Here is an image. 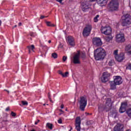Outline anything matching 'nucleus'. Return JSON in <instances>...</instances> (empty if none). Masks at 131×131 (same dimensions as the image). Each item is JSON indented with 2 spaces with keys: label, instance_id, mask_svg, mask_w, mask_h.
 I'll return each instance as SVG.
<instances>
[{
  "label": "nucleus",
  "instance_id": "30",
  "mask_svg": "<svg viewBox=\"0 0 131 131\" xmlns=\"http://www.w3.org/2000/svg\"><path fill=\"white\" fill-rule=\"evenodd\" d=\"M75 128L77 131H80L81 127H80V125H75Z\"/></svg>",
  "mask_w": 131,
  "mask_h": 131
},
{
  "label": "nucleus",
  "instance_id": "10",
  "mask_svg": "<svg viewBox=\"0 0 131 131\" xmlns=\"http://www.w3.org/2000/svg\"><path fill=\"white\" fill-rule=\"evenodd\" d=\"M114 82L117 85H120L123 81H122V78L120 76H115L113 77Z\"/></svg>",
  "mask_w": 131,
  "mask_h": 131
},
{
  "label": "nucleus",
  "instance_id": "52",
  "mask_svg": "<svg viewBox=\"0 0 131 131\" xmlns=\"http://www.w3.org/2000/svg\"><path fill=\"white\" fill-rule=\"evenodd\" d=\"M72 129V128H71V129H70L69 131H71Z\"/></svg>",
  "mask_w": 131,
  "mask_h": 131
},
{
  "label": "nucleus",
  "instance_id": "51",
  "mask_svg": "<svg viewBox=\"0 0 131 131\" xmlns=\"http://www.w3.org/2000/svg\"><path fill=\"white\" fill-rule=\"evenodd\" d=\"M16 27H17V25H15L14 27H13V28H15Z\"/></svg>",
  "mask_w": 131,
  "mask_h": 131
},
{
  "label": "nucleus",
  "instance_id": "8",
  "mask_svg": "<svg viewBox=\"0 0 131 131\" xmlns=\"http://www.w3.org/2000/svg\"><path fill=\"white\" fill-rule=\"evenodd\" d=\"M101 33L105 34V35H111L112 33V29L108 27H102L101 29Z\"/></svg>",
  "mask_w": 131,
  "mask_h": 131
},
{
  "label": "nucleus",
  "instance_id": "16",
  "mask_svg": "<svg viewBox=\"0 0 131 131\" xmlns=\"http://www.w3.org/2000/svg\"><path fill=\"white\" fill-rule=\"evenodd\" d=\"M114 131H123V125L118 124L114 128Z\"/></svg>",
  "mask_w": 131,
  "mask_h": 131
},
{
  "label": "nucleus",
  "instance_id": "36",
  "mask_svg": "<svg viewBox=\"0 0 131 131\" xmlns=\"http://www.w3.org/2000/svg\"><path fill=\"white\" fill-rule=\"evenodd\" d=\"M66 60H67V57L65 56H63L62 60L63 61V62H65Z\"/></svg>",
  "mask_w": 131,
  "mask_h": 131
},
{
  "label": "nucleus",
  "instance_id": "2",
  "mask_svg": "<svg viewBox=\"0 0 131 131\" xmlns=\"http://www.w3.org/2000/svg\"><path fill=\"white\" fill-rule=\"evenodd\" d=\"M112 107V103L111 102V98H107L106 99L105 106L104 107L102 104L98 106V111H104L106 109V111L111 110Z\"/></svg>",
  "mask_w": 131,
  "mask_h": 131
},
{
  "label": "nucleus",
  "instance_id": "23",
  "mask_svg": "<svg viewBox=\"0 0 131 131\" xmlns=\"http://www.w3.org/2000/svg\"><path fill=\"white\" fill-rule=\"evenodd\" d=\"M109 36L105 37L104 39L106 40V41H107V42H109L111 40H112L113 39V37L111 35H108Z\"/></svg>",
  "mask_w": 131,
  "mask_h": 131
},
{
  "label": "nucleus",
  "instance_id": "48",
  "mask_svg": "<svg viewBox=\"0 0 131 131\" xmlns=\"http://www.w3.org/2000/svg\"><path fill=\"white\" fill-rule=\"evenodd\" d=\"M60 112H62V113L64 112V111H63V110H59Z\"/></svg>",
  "mask_w": 131,
  "mask_h": 131
},
{
  "label": "nucleus",
  "instance_id": "26",
  "mask_svg": "<svg viewBox=\"0 0 131 131\" xmlns=\"http://www.w3.org/2000/svg\"><path fill=\"white\" fill-rule=\"evenodd\" d=\"M46 24H47V26H48L49 27H55V25L51 23V22H50V21H47Z\"/></svg>",
  "mask_w": 131,
  "mask_h": 131
},
{
  "label": "nucleus",
  "instance_id": "5",
  "mask_svg": "<svg viewBox=\"0 0 131 131\" xmlns=\"http://www.w3.org/2000/svg\"><path fill=\"white\" fill-rule=\"evenodd\" d=\"M131 24V16L127 14L122 16V26H127Z\"/></svg>",
  "mask_w": 131,
  "mask_h": 131
},
{
  "label": "nucleus",
  "instance_id": "3",
  "mask_svg": "<svg viewBox=\"0 0 131 131\" xmlns=\"http://www.w3.org/2000/svg\"><path fill=\"white\" fill-rule=\"evenodd\" d=\"M79 109L81 111H84L86 105H88V99L84 96H81L79 100Z\"/></svg>",
  "mask_w": 131,
  "mask_h": 131
},
{
  "label": "nucleus",
  "instance_id": "44",
  "mask_svg": "<svg viewBox=\"0 0 131 131\" xmlns=\"http://www.w3.org/2000/svg\"><path fill=\"white\" fill-rule=\"evenodd\" d=\"M60 108L61 109H63V108H64V105L63 104H61V106H60Z\"/></svg>",
  "mask_w": 131,
  "mask_h": 131
},
{
  "label": "nucleus",
  "instance_id": "14",
  "mask_svg": "<svg viewBox=\"0 0 131 131\" xmlns=\"http://www.w3.org/2000/svg\"><path fill=\"white\" fill-rule=\"evenodd\" d=\"M81 9L83 12H86V10L90 9V4L88 2H82L81 3Z\"/></svg>",
  "mask_w": 131,
  "mask_h": 131
},
{
  "label": "nucleus",
  "instance_id": "21",
  "mask_svg": "<svg viewBox=\"0 0 131 131\" xmlns=\"http://www.w3.org/2000/svg\"><path fill=\"white\" fill-rule=\"evenodd\" d=\"M81 124V119L80 117H77L75 120V125H80Z\"/></svg>",
  "mask_w": 131,
  "mask_h": 131
},
{
  "label": "nucleus",
  "instance_id": "43",
  "mask_svg": "<svg viewBox=\"0 0 131 131\" xmlns=\"http://www.w3.org/2000/svg\"><path fill=\"white\" fill-rule=\"evenodd\" d=\"M43 18H46V16H43V15H41L40 18V19H43Z\"/></svg>",
  "mask_w": 131,
  "mask_h": 131
},
{
  "label": "nucleus",
  "instance_id": "37",
  "mask_svg": "<svg viewBox=\"0 0 131 131\" xmlns=\"http://www.w3.org/2000/svg\"><path fill=\"white\" fill-rule=\"evenodd\" d=\"M48 98H49L50 101L51 102H52V99H51V94H50V93H48Z\"/></svg>",
  "mask_w": 131,
  "mask_h": 131
},
{
  "label": "nucleus",
  "instance_id": "4",
  "mask_svg": "<svg viewBox=\"0 0 131 131\" xmlns=\"http://www.w3.org/2000/svg\"><path fill=\"white\" fill-rule=\"evenodd\" d=\"M108 8L111 12L113 11H117L119 8V3L117 0H112L108 5Z\"/></svg>",
  "mask_w": 131,
  "mask_h": 131
},
{
  "label": "nucleus",
  "instance_id": "54",
  "mask_svg": "<svg viewBox=\"0 0 131 131\" xmlns=\"http://www.w3.org/2000/svg\"><path fill=\"white\" fill-rule=\"evenodd\" d=\"M43 106H46V104H43Z\"/></svg>",
  "mask_w": 131,
  "mask_h": 131
},
{
  "label": "nucleus",
  "instance_id": "34",
  "mask_svg": "<svg viewBox=\"0 0 131 131\" xmlns=\"http://www.w3.org/2000/svg\"><path fill=\"white\" fill-rule=\"evenodd\" d=\"M126 69H128L129 70H131V63H129L128 66L126 67Z\"/></svg>",
  "mask_w": 131,
  "mask_h": 131
},
{
  "label": "nucleus",
  "instance_id": "33",
  "mask_svg": "<svg viewBox=\"0 0 131 131\" xmlns=\"http://www.w3.org/2000/svg\"><path fill=\"white\" fill-rule=\"evenodd\" d=\"M114 54H115V56H118V50H115L114 52Z\"/></svg>",
  "mask_w": 131,
  "mask_h": 131
},
{
  "label": "nucleus",
  "instance_id": "19",
  "mask_svg": "<svg viewBox=\"0 0 131 131\" xmlns=\"http://www.w3.org/2000/svg\"><path fill=\"white\" fill-rule=\"evenodd\" d=\"M110 89L112 90H116V86L117 84L115 83L114 81H110Z\"/></svg>",
  "mask_w": 131,
  "mask_h": 131
},
{
  "label": "nucleus",
  "instance_id": "50",
  "mask_svg": "<svg viewBox=\"0 0 131 131\" xmlns=\"http://www.w3.org/2000/svg\"><path fill=\"white\" fill-rule=\"evenodd\" d=\"M0 26H2V20H0Z\"/></svg>",
  "mask_w": 131,
  "mask_h": 131
},
{
  "label": "nucleus",
  "instance_id": "12",
  "mask_svg": "<svg viewBox=\"0 0 131 131\" xmlns=\"http://www.w3.org/2000/svg\"><path fill=\"white\" fill-rule=\"evenodd\" d=\"M127 108V102H122L119 108L120 113H124L126 111Z\"/></svg>",
  "mask_w": 131,
  "mask_h": 131
},
{
  "label": "nucleus",
  "instance_id": "7",
  "mask_svg": "<svg viewBox=\"0 0 131 131\" xmlns=\"http://www.w3.org/2000/svg\"><path fill=\"white\" fill-rule=\"evenodd\" d=\"M116 41L118 43H122L125 41V38L124 37V34L120 33L116 36Z\"/></svg>",
  "mask_w": 131,
  "mask_h": 131
},
{
  "label": "nucleus",
  "instance_id": "38",
  "mask_svg": "<svg viewBox=\"0 0 131 131\" xmlns=\"http://www.w3.org/2000/svg\"><path fill=\"white\" fill-rule=\"evenodd\" d=\"M58 74H60V75H61L62 76H63V74H64V73H63V72H62V71H58Z\"/></svg>",
  "mask_w": 131,
  "mask_h": 131
},
{
  "label": "nucleus",
  "instance_id": "46",
  "mask_svg": "<svg viewBox=\"0 0 131 131\" xmlns=\"http://www.w3.org/2000/svg\"><path fill=\"white\" fill-rule=\"evenodd\" d=\"M4 91H5V92H7V93H10V92L8 91V90H4Z\"/></svg>",
  "mask_w": 131,
  "mask_h": 131
},
{
  "label": "nucleus",
  "instance_id": "41",
  "mask_svg": "<svg viewBox=\"0 0 131 131\" xmlns=\"http://www.w3.org/2000/svg\"><path fill=\"white\" fill-rule=\"evenodd\" d=\"M39 120H37V121L35 122V125H36L37 124H38V122H39Z\"/></svg>",
  "mask_w": 131,
  "mask_h": 131
},
{
  "label": "nucleus",
  "instance_id": "1",
  "mask_svg": "<svg viewBox=\"0 0 131 131\" xmlns=\"http://www.w3.org/2000/svg\"><path fill=\"white\" fill-rule=\"evenodd\" d=\"M94 58L97 61L102 60L105 58L106 52L102 48H99L94 51Z\"/></svg>",
  "mask_w": 131,
  "mask_h": 131
},
{
  "label": "nucleus",
  "instance_id": "35",
  "mask_svg": "<svg viewBox=\"0 0 131 131\" xmlns=\"http://www.w3.org/2000/svg\"><path fill=\"white\" fill-rule=\"evenodd\" d=\"M11 115L13 117H15V116H16V114L14 112H11Z\"/></svg>",
  "mask_w": 131,
  "mask_h": 131
},
{
  "label": "nucleus",
  "instance_id": "25",
  "mask_svg": "<svg viewBox=\"0 0 131 131\" xmlns=\"http://www.w3.org/2000/svg\"><path fill=\"white\" fill-rule=\"evenodd\" d=\"M126 112L128 117H131V108H128Z\"/></svg>",
  "mask_w": 131,
  "mask_h": 131
},
{
  "label": "nucleus",
  "instance_id": "18",
  "mask_svg": "<svg viewBox=\"0 0 131 131\" xmlns=\"http://www.w3.org/2000/svg\"><path fill=\"white\" fill-rule=\"evenodd\" d=\"M107 2L108 0H97V4L101 7H104V6H106Z\"/></svg>",
  "mask_w": 131,
  "mask_h": 131
},
{
  "label": "nucleus",
  "instance_id": "42",
  "mask_svg": "<svg viewBox=\"0 0 131 131\" xmlns=\"http://www.w3.org/2000/svg\"><path fill=\"white\" fill-rule=\"evenodd\" d=\"M63 0H56V1H57L58 3H59V4H62V1Z\"/></svg>",
  "mask_w": 131,
  "mask_h": 131
},
{
  "label": "nucleus",
  "instance_id": "29",
  "mask_svg": "<svg viewBox=\"0 0 131 131\" xmlns=\"http://www.w3.org/2000/svg\"><path fill=\"white\" fill-rule=\"evenodd\" d=\"M100 17L99 15H97L94 18V21L95 23H97L99 21V19H98V18Z\"/></svg>",
  "mask_w": 131,
  "mask_h": 131
},
{
  "label": "nucleus",
  "instance_id": "47",
  "mask_svg": "<svg viewBox=\"0 0 131 131\" xmlns=\"http://www.w3.org/2000/svg\"><path fill=\"white\" fill-rule=\"evenodd\" d=\"M21 25H22V24H21V23H19L18 24V26H21Z\"/></svg>",
  "mask_w": 131,
  "mask_h": 131
},
{
  "label": "nucleus",
  "instance_id": "22",
  "mask_svg": "<svg viewBox=\"0 0 131 131\" xmlns=\"http://www.w3.org/2000/svg\"><path fill=\"white\" fill-rule=\"evenodd\" d=\"M27 49H28L29 53L30 54V53H31V51H33V50L35 48L34 47V45H32L31 46H27Z\"/></svg>",
  "mask_w": 131,
  "mask_h": 131
},
{
  "label": "nucleus",
  "instance_id": "27",
  "mask_svg": "<svg viewBox=\"0 0 131 131\" xmlns=\"http://www.w3.org/2000/svg\"><path fill=\"white\" fill-rule=\"evenodd\" d=\"M115 64V61H114V60H111L108 62L109 66H113Z\"/></svg>",
  "mask_w": 131,
  "mask_h": 131
},
{
  "label": "nucleus",
  "instance_id": "6",
  "mask_svg": "<svg viewBox=\"0 0 131 131\" xmlns=\"http://www.w3.org/2000/svg\"><path fill=\"white\" fill-rule=\"evenodd\" d=\"M92 25H86L82 31V35L84 37H88L91 34V32L92 31Z\"/></svg>",
  "mask_w": 131,
  "mask_h": 131
},
{
  "label": "nucleus",
  "instance_id": "49",
  "mask_svg": "<svg viewBox=\"0 0 131 131\" xmlns=\"http://www.w3.org/2000/svg\"><path fill=\"white\" fill-rule=\"evenodd\" d=\"M48 42H49V43H51V42H52V41H51V40H49L48 41Z\"/></svg>",
  "mask_w": 131,
  "mask_h": 131
},
{
  "label": "nucleus",
  "instance_id": "13",
  "mask_svg": "<svg viewBox=\"0 0 131 131\" xmlns=\"http://www.w3.org/2000/svg\"><path fill=\"white\" fill-rule=\"evenodd\" d=\"M80 57V52H78L73 57L74 64H80L79 58Z\"/></svg>",
  "mask_w": 131,
  "mask_h": 131
},
{
  "label": "nucleus",
  "instance_id": "28",
  "mask_svg": "<svg viewBox=\"0 0 131 131\" xmlns=\"http://www.w3.org/2000/svg\"><path fill=\"white\" fill-rule=\"evenodd\" d=\"M52 57L54 58V59H57V58H58V54L56 53H53L52 54Z\"/></svg>",
  "mask_w": 131,
  "mask_h": 131
},
{
  "label": "nucleus",
  "instance_id": "31",
  "mask_svg": "<svg viewBox=\"0 0 131 131\" xmlns=\"http://www.w3.org/2000/svg\"><path fill=\"white\" fill-rule=\"evenodd\" d=\"M69 74V72H66L64 74L62 75V77H68Z\"/></svg>",
  "mask_w": 131,
  "mask_h": 131
},
{
  "label": "nucleus",
  "instance_id": "56",
  "mask_svg": "<svg viewBox=\"0 0 131 131\" xmlns=\"http://www.w3.org/2000/svg\"><path fill=\"white\" fill-rule=\"evenodd\" d=\"M59 115H61V114H60Z\"/></svg>",
  "mask_w": 131,
  "mask_h": 131
},
{
  "label": "nucleus",
  "instance_id": "15",
  "mask_svg": "<svg viewBox=\"0 0 131 131\" xmlns=\"http://www.w3.org/2000/svg\"><path fill=\"white\" fill-rule=\"evenodd\" d=\"M115 58L118 62H122L124 60V54L121 53L119 55H116Z\"/></svg>",
  "mask_w": 131,
  "mask_h": 131
},
{
  "label": "nucleus",
  "instance_id": "20",
  "mask_svg": "<svg viewBox=\"0 0 131 131\" xmlns=\"http://www.w3.org/2000/svg\"><path fill=\"white\" fill-rule=\"evenodd\" d=\"M125 50L126 52H127V54H128V55H131V45H128L126 46Z\"/></svg>",
  "mask_w": 131,
  "mask_h": 131
},
{
  "label": "nucleus",
  "instance_id": "40",
  "mask_svg": "<svg viewBox=\"0 0 131 131\" xmlns=\"http://www.w3.org/2000/svg\"><path fill=\"white\" fill-rule=\"evenodd\" d=\"M5 111H6L7 112H8V111H10V107H9V106L7 107L5 109Z\"/></svg>",
  "mask_w": 131,
  "mask_h": 131
},
{
  "label": "nucleus",
  "instance_id": "11",
  "mask_svg": "<svg viewBox=\"0 0 131 131\" xmlns=\"http://www.w3.org/2000/svg\"><path fill=\"white\" fill-rule=\"evenodd\" d=\"M109 77H110V74L108 72H104L101 77L102 82H107L109 79Z\"/></svg>",
  "mask_w": 131,
  "mask_h": 131
},
{
  "label": "nucleus",
  "instance_id": "17",
  "mask_svg": "<svg viewBox=\"0 0 131 131\" xmlns=\"http://www.w3.org/2000/svg\"><path fill=\"white\" fill-rule=\"evenodd\" d=\"M68 42L70 46H74L75 43L74 42V38L71 36L68 37Z\"/></svg>",
  "mask_w": 131,
  "mask_h": 131
},
{
  "label": "nucleus",
  "instance_id": "45",
  "mask_svg": "<svg viewBox=\"0 0 131 131\" xmlns=\"http://www.w3.org/2000/svg\"><path fill=\"white\" fill-rule=\"evenodd\" d=\"M97 2V0H90L91 2Z\"/></svg>",
  "mask_w": 131,
  "mask_h": 131
},
{
  "label": "nucleus",
  "instance_id": "39",
  "mask_svg": "<svg viewBox=\"0 0 131 131\" xmlns=\"http://www.w3.org/2000/svg\"><path fill=\"white\" fill-rule=\"evenodd\" d=\"M58 123H59L60 124H61V123H62V119H59V120H58Z\"/></svg>",
  "mask_w": 131,
  "mask_h": 131
},
{
  "label": "nucleus",
  "instance_id": "32",
  "mask_svg": "<svg viewBox=\"0 0 131 131\" xmlns=\"http://www.w3.org/2000/svg\"><path fill=\"white\" fill-rule=\"evenodd\" d=\"M21 103L25 106H27V105H28V102L25 101H22Z\"/></svg>",
  "mask_w": 131,
  "mask_h": 131
},
{
  "label": "nucleus",
  "instance_id": "53",
  "mask_svg": "<svg viewBox=\"0 0 131 131\" xmlns=\"http://www.w3.org/2000/svg\"><path fill=\"white\" fill-rule=\"evenodd\" d=\"M31 131H36V130L33 129H32V130H31Z\"/></svg>",
  "mask_w": 131,
  "mask_h": 131
},
{
  "label": "nucleus",
  "instance_id": "55",
  "mask_svg": "<svg viewBox=\"0 0 131 131\" xmlns=\"http://www.w3.org/2000/svg\"><path fill=\"white\" fill-rule=\"evenodd\" d=\"M31 36H32V34H31Z\"/></svg>",
  "mask_w": 131,
  "mask_h": 131
},
{
  "label": "nucleus",
  "instance_id": "24",
  "mask_svg": "<svg viewBox=\"0 0 131 131\" xmlns=\"http://www.w3.org/2000/svg\"><path fill=\"white\" fill-rule=\"evenodd\" d=\"M46 126L49 128V129H53V124L51 123H47Z\"/></svg>",
  "mask_w": 131,
  "mask_h": 131
},
{
  "label": "nucleus",
  "instance_id": "9",
  "mask_svg": "<svg viewBox=\"0 0 131 131\" xmlns=\"http://www.w3.org/2000/svg\"><path fill=\"white\" fill-rule=\"evenodd\" d=\"M93 43L94 46H96L97 47H100L103 45V42H102V40L100 37H94L93 40Z\"/></svg>",
  "mask_w": 131,
  "mask_h": 131
}]
</instances>
